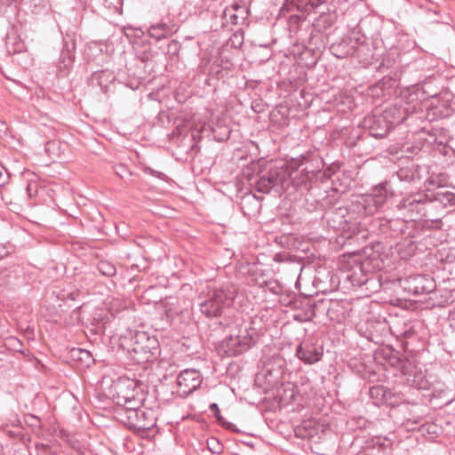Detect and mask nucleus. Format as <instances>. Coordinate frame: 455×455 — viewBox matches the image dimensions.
I'll return each instance as SVG.
<instances>
[{
	"instance_id": "7",
	"label": "nucleus",
	"mask_w": 455,
	"mask_h": 455,
	"mask_svg": "<svg viewBox=\"0 0 455 455\" xmlns=\"http://www.w3.org/2000/svg\"><path fill=\"white\" fill-rule=\"evenodd\" d=\"M126 414H122L118 420L134 433H144L156 425V412L152 409L130 411Z\"/></svg>"
},
{
	"instance_id": "43",
	"label": "nucleus",
	"mask_w": 455,
	"mask_h": 455,
	"mask_svg": "<svg viewBox=\"0 0 455 455\" xmlns=\"http://www.w3.org/2000/svg\"><path fill=\"white\" fill-rule=\"evenodd\" d=\"M382 86H383V83H379L377 85L373 86L371 88V92H372V95L374 96H380L382 94Z\"/></svg>"
},
{
	"instance_id": "50",
	"label": "nucleus",
	"mask_w": 455,
	"mask_h": 455,
	"mask_svg": "<svg viewBox=\"0 0 455 455\" xmlns=\"http://www.w3.org/2000/svg\"><path fill=\"white\" fill-rule=\"evenodd\" d=\"M231 425H232L231 423H228V425L227 426V428H230Z\"/></svg>"
},
{
	"instance_id": "33",
	"label": "nucleus",
	"mask_w": 455,
	"mask_h": 455,
	"mask_svg": "<svg viewBox=\"0 0 455 455\" xmlns=\"http://www.w3.org/2000/svg\"><path fill=\"white\" fill-rule=\"evenodd\" d=\"M401 398L398 394L386 387L385 396H383L382 403L388 406H395L399 404Z\"/></svg>"
},
{
	"instance_id": "46",
	"label": "nucleus",
	"mask_w": 455,
	"mask_h": 455,
	"mask_svg": "<svg viewBox=\"0 0 455 455\" xmlns=\"http://www.w3.org/2000/svg\"><path fill=\"white\" fill-rule=\"evenodd\" d=\"M70 446L74 449H76V451H78L79 452H81V449H80V446H79V443L77 442H75V441H71L69 443Z\"/></svg>"
},
{
	"instance_id": "11",
	"label": "nucleus",
	"mask_w": 455,
	"mask_h": 455,
	"mask_svg": "<svg viewBox=\"0 0 455 455\" xmlns=\"http://www.w3.org/2000/svg\"><path fill=\"white\" fill-rule=\"evenodd\" d=\"M390 111L373 112L371 115L366 116L361 123L362 128L369 130V134L376 139L384 138L391 130L390 121L388 117Z\"/></svg>"
},
{
	"instance_id": "17",
	"label": "nucleus",
	"mask_w": 455,
	"mask_h": 455,
	"mask_svg": "<svg viewBox=\"0 0 455 455\" xmlns=\"http://www.w3.org/2000/svg\"><path fill=\"white\" fill-rule=\"evenodd\" d=\"M427 192L431 214H434V212L443 210L448 206L455 205V194L453 192L443 190L439 186L436 189L427 188Z\"/></svg>"
},
{
	"instance_id": "3",
	"label": "nucleus",
	"mask_w": 455,
	"mask_h": 455,
	"mask_svg": "<svg viewBox=\"0 0 455 455\" xmlns=\"http://www.w3.org/2000/svg\"><path fill=\"white\" fill-rule=\"evenodd\" d=\"M235 296V290L228 287L208 288L199 298L200 312L208 318L220 317L231 307Z\"/></svg>"
},
{
	"instance_id": "25",
	"label": "nucleus",
	"mask_w": 455,
	"mask_h": 455,
	"mask_svg": "<svg viewBox=\"0 0 455 455\" xmlns=\"http://www.w3.org/2000/svg\"><path fill=\"white\" fill-rule=\"evenodd\" d=\"M69 357L79 363L82 367H88L94 362L91 352L81 347H72L69 350Z\"/></svg>"
},
{
	"instance_id": "32",
	"label": "nucleus",
	"mask_w": 455,
	"mask_h": 455,
	"mask_svg": "<svg viewBox=\"0 0 455 455\" xmlns=\"http://www.w3.org/2000/svg\"><path fill=\"white\" fill-rule=\"evenodd\" d=\"M382 267H384V262L382 263V261L379 260L378 257H375L371 258L369 259H365L361 265V269L363 271H372L379 269Z\"/></svg>"
},
{
	"instance_id": "19",
	"label": "nucleus",
	"mask_w": 455,
	"mask_h": 455,
	"mask_svg": "<svg viewBox=\"0 0 455 455\" xmlns=\"http://www.w3.org/2000/svg\"><path fill=\"white\" fill-rule=\"evenodd\" d=\"M284 4L285 2L280 10V14L286 17L290 33H298L301 23L306 20V13L314 8L311 6H307V8H298V6H294L284 11Z\"/></svg>"
},
{
	"instance_id": "24",
	"label": "nucleus",
	"mask_w": 455,
	"mask_h": 455,
	"mask_svg": "<svg viewBox=\"0 0 455 455\" xmlns=\"http://www.w3.org/2000/svg\"><path fill=\"white\" fill-rule=\"evenodd\" d=\"M143 400V394L140 392L133 398L128 399L127 402L116 405L115 411L116 419H119L122 414L127 415L126 412H129L130 411H139L144 409L145 407H142Z\"/></svg>"
},
{
	"instance_id": "18",
	"label": "nucleus",
	"mask_w": 455,
	"mask_h": 455,
	"mask_svg": "<svg viewBox=\"0 0 455 455\" xmlns=\"http://www.w3.org/2000/svg\"><path fill=\"white\" fill-rule=\"evenodd\" d=\"M387 185V181L380 183L372 188L371 193L365 195L363 203L368 213L372 214L386 204L389 195Z\"/></svg>"
},
{
	"instance_id": "9",
	"label": "nucleus",
	"mask_w": 455,
	"mask_h": 455,
	"mask_svg": "<svg viewBox=\"0 0 455 455\" xmlns=\"http://www.w3.org/2000/svg\"><path fill=\"white\" fill-rule=\"evenodd\" d=\"M390 363L402 370L411 387L423 390L429 388V382L421 369H419L408 361H403L396 355L391 357Z\"/></svg>"
},
{
	"instance_id": "38",
	"label": "nucleus",
	"mask_w": 455,
	"mask_h": 455,
	"mask_svg": "<svg viewBox=\"0 0 455 455\" xmlns=\"http://www.w3.org/2000/svg\"><path fill=\"white\" fill-rule=\"evenodd\" d=\"M180 47L181 45L178 41L172 40L167 45L166 54L172 60L178 57Z\"/></svg>"
},
{
	"instance_id": "14",
	"label": "nucleus",
	"mask_w": 455,
	"mask_h": 455,
	"mask_svg": "<svg viewBox=\"0 0 455 455\" xmlns=\"http://www.w3.org/2000/svg\"><path fill=\"white\" fill-rule=\"evenodd\" d=\"M295 355L305 364H314L322 360L323 347L312 339H306L298 345Z\"/></svg>"
},
{
	"instance_id": "42",
	"label": "nucleus",
	"mask_w": 455,
	"mask_h": 455,
	"mask_svg": "<svg viewBox=\"0 0 455 455\" xmlns=\"http://www.w3.org/2000/svg\"><path fill=\"white\" fill-rule=\"evenodd\" d=\"M115 172L122 179H125L127 176H130L131 173L127 170L126 166L124 164H119L115 168Z\"/></svg>"
},
{
	"instance_id": "5",
	"label": "nucleus",
	"mask_w": 455,
	"mask_h": 455,
	"mask_svg": "<svg viewBox=\"0 0 455 455\" xmlns=\"http://www.w3.org/2000/svg\"><path fill=\"white\" fill-rule=\"evenodd\" d=\"M396 207L400 211H404L412 220L421 218L434 220L435 217L430 212L427 189L407 195L401 199Z\"/></svg>"
},
{
	"instance_id": "21",
	"label": "nucleus",
	"mask_w": 455,
	"mask_h": 455,
	"mask_svg": "<svg viewBox=\"0 0 455 455\" xmlns=\"http://www.w3.org/2000/svg\"><path fill=\"white\" fill-rule=\"evenodd\" d=\"M432 120L433 118H429V116H427V119L424 122L426 124L421 126L416 132L427 134L424 140L428 144L445 147L448 143V138L443 129L431 126L430 123Z\"/></svg>"
},
{
	"instance_id": "31",
	"label": "nucleus",
	"mask_w": 455,
	"mask_h": 455,
	"mask_svg": "<svg viewBox=\"0 0 455 455\" xmlns=\"http://www.w3.org/2000/svg\"><path fill=\"white\" fill-rule=\"evenodd\" d=\"M386 387L382 385L373 386L369 390V395L371 399L375 401V403L380 404L383 401V396H385Z\"/></svg>"
},
{
	"instance_id": "48",
	"label": "nucleus",
	"mask_w": 455,
	"mask_h": 455,
	"mask_svg": "<svg viewBox=\"0 0 455 455\" xmlns=\"http://www.w3.org/2000/svg\"><path fill=\"white\" fill-rule=\"evenodd\" d=\"M277 288H278V285H275L274 287H271L269 290L271 292L277 294L278 293Z\"/></svg>"
},
{
	"instance_id": "8",
	"label": "nucleus",
	"mask_w": 455,
	"mask_h": 455,
	"mask_svg": "<svg viewBox=\"0 0 455 455\" xmlns=\"http://www.w3.org/2000/svg\"><path fill=\"white\" fill-rule=\"evenodd\" d=\"M140 392L141 385H139L137 380L126 377H120L113 380L108 390V395L116 406L122 403L127 402L130 398H133Z\"/></svg>"
},
{
	"instance_id": "41",
	"label": "nucleus",
	"mask_w": 455,
	"mask_h": 455,
	"mask_svg": "<svg viewBox=\"0 0 455 455\" xmlns=\"http://www.w3.org/2000/svg\"><path fill=\"white\" fill-rule=\"evenodd\" d=\"M209 409H210L211 412H212L214 414L217 421L220 424L224 425L225 424V420H224L223 416L220 413V410L218 404L216 403H212L210 404Z\"/></svg>"
},
{
	"instance_id": "15",
	"label": "nucleus",
	"mask_w": 455,
	"mask_h": 455,
	"mask_svg": "<svg viewBox=\"0 0 455 455\" xmlns=\"http://www.w3.org/2000/svg\"><path fill=\"white\" fill-rule=\"evenodd\" d=\"M76 35L67 33L63 37V47L58 61V69L61 76H66L75 60Z\"/></svg>"
},
{
	"instance_id": "10",
	"label": "nucleus",
	"mask_w": 455,
	"mask_h": 455,
	"mask_svg": "<svg viewBox=\"0 0 455 455\" xmlns=\"http://www.w3.org/2000/svg\"><path fill=\"white\" fill-rule=\"evenodd\" d=\"M352 35L353 36H345L331 44L330 51L333 56L338 59H344L357 54L365 48L364 38L356 37L355 31L352 32Z\"/></svg>"
},
{
	"instance_id": "6",
	"label": "nucleus",
	"mask_w": 455,
	"mask_h": 455,
	"mask_svg": "<svg viewBox=\"0 0 455 455\" xmlns=\"http://www.w3.org/2000/svg\"><path fill=\"white\" fill-rule=\"evenodd\" d=\"M337 19L335 11L330 10L328 12H322L312 23L311 31L307 38V46L312 50H321L325 48L328 43V36L325 33Z\"/></svg>"
},
{
	"instance_id": "20",
	"label": "nucleus",
	"mask_w": 455,
	"mask_h": 455,
	"mask_svg": "<svg viewBox=\"0 0 455 455\" xmlns=\"http://www.w3.org/2000/svg\"><path fill=\"white\" fill-rule=\"evenodd\" d=\"M248 15V8L243 2H235L224 9L222 13L223 24H243Z\"/></svg>"
},
{
	"instance_id": "29",
	"label": "nucleus",
	"mask_w": 455,
	"mask_h": 455,
	"mask_svg": "<svg viewBox=\"0 0 455 455\" xmlns=\"http://www.w3.org/2000/svg\"><path fill=\"white\" fill-rule=\"evenodd\" d=\"M231 130L226 125H216L212 128L213 138L216 141L223 142L229 139Z\"/></svg>"
},
{
	"instance_id": "34",
	"label": "nucleus",
	"mask_w": 455,
	"mask_h": 455,
	"mask_svg": "<svg viewBox=\"0 0 455 455\" xmlns=\"http://www.w3.org/2000/svg\"><path fill=\"white\" fill-rule=\"evenodd\" d=\"M413 183L420 181L428 174V167L427 165L416 164L412 162Z\"/></svg>"
},
{
	"instance_id": "37",
	"label": "nucleus",
	"mask_w": 455,
	"mask_h": 455,
	"mask_svg": "<svg viewBox=\"0 0 455 455\" xmlns=\"http://www.w3.org/2000/svg\"><path fill=\"white\" fill-rule=\"evenodd\" d=\"M262 199H263L262 196L257 197L252 193H247L242 197V202H241L242 209H244L246 207V204H251V203H253L255 204V207L258 208L259 206V201H260Z\"/></svg>"
},
{
	"instance_id": "22",
	"label": "nucleus",
	"mask_w": 455,
	"mask_h": 455,
	"mask_svg": "<svg viewBox=\"0 0 455 455\" xmlns=\"http://www.w3.org/2000/svg\"><path fill=\"white\" fill-rule=\"evenodd\" d=\"M178 30L177 24L169 20L168 21H160L151 25L148 29V34L151 38L157 41L166 38Z\"/></svg>"
},
{
	"instance_id": "35",
	"label": "nucleus",
	"mask_w": 455,
	"mask_h": 455,
	"mask_svg": "<svg viewBox=\"0 0 455 455\" xmlns=\"http://www.w3.org/2000/svg\"><path fill=\"white\" fill-rule=\"evenodd\" d=\"M361 137L362 131L359 128L354 129L351 132L350 135L345 140L346 146L348 148L355 147L357 145V141L360 140Z\"/></svg>"
},
{
	"instance_id": "47",
	"label": "nucleus",
	"mask_w": 455,
	"mask_h": 455,
	"mask_svg": "<svg viewBox=\"0 0 455 455\" xmlns=\"http://www.w3.org/2000/svg\"><path fill=\"white\" fill-rule=\"evenodd\" d=\"M443 398L445 399V403L448 404L451 402V395H448L446 393L443 394Z\"/></svg>"
},
{
	"instance_id": "2",
	"label": "nucleus",
	"mask_w": 455,
	"mask_h": 455,
	"mask_svg": "<svg viewBox=\"0 0 455 455\" xmlns=\"http://www.w3.org/2000/svg\"><path fill=\"white\" fill-rule=\"evenodd\" d=\"M248 179L252 188L262 194H268L271 191L280 194L290 186V173L283 166L267 165L256 174H248Z\"/></svg>"
},
{
	"instance_id": "44",
	"label": "nucleus",
	"mask_w": 455,
	"mask_h": 455,
	"mask_svg": "<svg viewBox=\"0 0 455 455\" xmlns=\"http://www.w3.org/2000/svg\"><path fill=\"white\" fill-rule=\"evenodd\" d=\"M435 179L433 178V177H427L424 182V186L426 188V189L428 188H431L430 187L431 186H435Z\"/></svg>"
},
{
	"instance_id": "13",
	"label": "nucleus",
	"mask_w": 455,
	"mask_h": 455,
	"mask_svg": "<svg viewBox=\"0 0 455 455\" xmlns=\"http://www.w3.org/2000/svg\"><path fill=\"white\" fill-rule=\"evenodd\" d=\"M202 375L195 369H186L177 376L176 393L180 397H187L202 384Z\"/></svg>"
},
{
	"instance_id": "39",
	"label": "nucleus",
	"mask_w": 455,
	"mask_h": 455,
	"mask_svg": "<svg viewBox=\"0 0 455 455\" xmlns=\"http://www.w3.org/2000/svg\"><path fill=\"white\" fill-rule=\"evenodd\" d=\"M18 276V267H13L12 269H4L0 272V279L3 280V282L9 283L11 281L10 279L12 277Z\"/></svg>"
},
{
	"instance_id": "40",
	"label": "nucleus",
	"mask_w": 455,
	"mask_h": 455,
	"mask_svg": "<svg viewBox=\"0 0 455 455\" xmlns=\"http://www.w3.org/2000/svg\"><path fill=\"white\" fill-rule=\"evenodd\" d=\"M25 422L33 427H36V428L42 427L40 418H38L33 414L26 415Z\"/></svg>"
},
{
	"instance_id": "12",
	"label": "nucleus",
	"mask_w": 455,
	"mask_h": 455,
	"mask_svg": "<svg viewBox=\"0 0 455 455\" xmlns=\"http://www.w3.org/2000/svg\"><path fill=\"white\" fill-rule=\"evenodd\" d=\"M403 289L412 295L428 294L435 291L436 283L430 275H411L401 280Z\"/></svg>"
},
{
	"instance_id": "4",
	"label": "nucleus",
	"mask_w": 455,
	"mask_h": 455,
	"mask_svg": "<svg viewBox=\"0 0 455 455\" xmlns=\"http://www.w3.org/2000/svg\"><path fill=\"white\" fill-rule=\"evenodd\" d=\"M419 94L423 96L424 92H420L418 88H413L409 92V100L416 102L412 105L410 103L407 107L404 108H396L391 107L386 108L384 111H390V116L388 117V121H390L391 129L397 124H400L403 122H408V125L416 124L418 122L424 123L425 120L427 119V116H429V112L427 108L423 110L422 108V99L419 97ZM423 100H425L423 98Z\"/></svg>"
},
{
	"instance_id": "45",
	"label": "nucleus",
	"mask_w": 455,
	"mask_h": 455,
	"mask_svg": "<svg viewBox=\"0 0 455 455\" xmlns=\"http://www.w3.org/2000/svg\"><path fill=\"white\" fill-rule=\"evenodd\" d=\"M145 172H148V173H150V174H152V175H155V176H156V177H158V178H163V177L164 176L162 172H159L154 171V170H152V169H151V168H149V167L145 168Z\"/></svg>"
},
{
	"instance_id": "23",
	"label": "nucleus",
	"mask_w": 455,
	"mask_h": 455,
	"mask_svg": "<svg viewBox=\"0 0 455 455\" xmlns=\"http://www.w3.org/2000/svg\"><path fill=\"white\" fill-rule=\"evenodd\" d=\"M409 222L403 219L383 220V234L387 236L397 238L401 235H405L408 229Z\"/></svg>"
},
{
	"instance_id": "49",
	"label": "nucleus",
	"mask_w": 455,
	"mask_h": 455,
	"mask_svg": "<svg viewBox=\"0 0 455 455\" xmlns=\"http://www.w3.org/2000/svg\"><path fill=\"white\" fill-rule=\"evenodd\" d=\"M5 183V180L2 179V172H0V187L4 186Z\"/></svg>"
},
{
	"instance_id": "28",
	"label": "nucleus",
	"mask_w": 455,
	"mask_h": 455,
	"mask_svg": "<svg viewBox=\"0 0 455 455\" xmlns=\"http://www.w3.org/2000/svg\"><path fill=\"white\" fill-rule=\"evenodd\" d=\"M413 172L415 171L412 169V162H410L396 172V176L400 181L413 182Z\"/></svg>"
},
{
	"instance_id": "26",
	"label": "nucleus",
	"mask_w": 455,
	"mask_h": 455,
	"mask_svg": "<svg viewBox=\"0 0 455 455\" xmlns=\"http://www.w3.org/2000/svg\"><path fill=\"white\" fill-rule=\"evenodd\" d=\"M326 0H285L283 10L298 6V8H307L311 6L316 8L323 4Z\"/></svg>"
},
{
	"instance_id": "1",
	"label": "nucleus",
	"mask_w": 455,
	"mask_h": 455,
	"mask_svg": "<svg viewBox=\"0 0 455 455\" xmlns=\"http://www.w3.org/2000/svg\"><path fill=\"white\" fill-rule=\"evenodd\" d=\"M121 347L135 364L154 362L160 355L159 341L147 331H136L121 339Z\"/></svg>"
},
{
	"instance_id": "16",
	"label": "nucleus",
	"mask_w": 455,
	"mask_h": 455,
	"mask_svg": "<svg viewBox=\"0 0 455 455\" xmlns=\"http://www.w3.org/2000/svg\"><path fill=\"white\" fill-rule=\"evenodd\" d=\"M251 347V337L249 335H236L226 338L220 344V350L227 356H237Z\"/></svg>"
},
{
	"instance_id": "27",
	"label": "nucleus",
	"mask_w": 455,
	"mask_h": 455,
	"mask_svg": "<svg viewBox=\"0 0 455 455\" xmlns=\"http://www.w3.org/2000/svg\"><path fill=\"white\" fill-rule=\"evenodd\" d=\"M36 455H58L59 446L55 443H36L35 444Z\"/></svg>"
},
{
	"instance_id": "30",
	"label": "nucleus",
	"mask_w": 455,
	"mask_h": 455,
	"mask_svg": "<svg viewBox=\"0 0 455 455\" xmlns=\"http://www.w3.org/2000/svg\"><path fill=\"white\" fill-rule=\"evenodd\" d=\"M99 272L105 276L112 277L116 274V266L108 260H100L97 265Z\"/></svg>"
},
{
	"instance_id": "36",
	"label": "nucleus",
	"mask_w": 455,
	"mask_h": 455,
	"mask_svg": "<svg viewBox=\"0 0 455 455\" xmlns=\"http://www.w3.org/2000/svg\"><path fill=\"white\" fill-rule=\"evenodd\" d=\"M207 447L210 450L212 453L214 454H220L223 451V445L220 443V442L215 438L211 437L207 440Z\"/></svg>"
}]
</instances>
